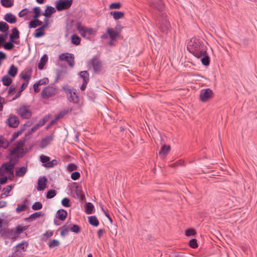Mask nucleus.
Here are the masks:
<instances>
[{
  "label": "nucleus",
  "instance_id": "obj_12",
  "mask_svg": "<svg viewBox=\"0 0 257 257\" xmlns=\"http://www.w3.org/2000/svg\"><path fill=\"white\" fill-rule=\"evenodd\" d=\"M27 246L28 243L26 242L20 243L15 246V252L13 253L15 256L21 257L22 255V252L26 250Z\"/></svg>",
  "mask_w": 257,
  "mask_h": 257
},
{
  "label": "nucleus",
  "instance_id": "obj_56",
  "mask_svg": "<svg viewBox=\"0 0 257 257\" xmlns=\"http://www.w3.org/2000/svg\"><path fill=\"white\" fill-rule=\"evenodd\" d=\"M41 161L43 163H47L50 161V158L48 156L41 155L40 156Z\"/></svg>",
  "mask_w": 257,
  "mask_h": 257
},
{
  "label": "nucleus",
  "instance_id": "obj_10",
  "mask_svg": "<svg viewBox=\"0 0 257 257\" xmlns=\"http://www.w3.org/2000/svg\"><path fill=\"white\" fill-rule=\"evenodd\" d=\"M72 3V0H58L56 3V7L58 11H62L69 8Z\"/></svg>",
  "mask_w": 257,
  "mask_h": 257
},
{
  "label": "nucleus",
  "instance_id": "obj_49",
  "mask_svg": "<svg viewBox=\"0 0 257 257\" xmlns=\"http://www.w3.org/2000/svg\"><path fill=\"white\" fill-rule=\"evenodd\" d=\"M57 164V161L56 160H53L51 161H49L47 163L45 164L44 166L47 168H51L54 167Z\"/></svg>",
  "mask_w": 257,
  "mask_h": 257
},
{
  "label": "nucleus",
  "instance_id": "obj_38",
  "mask_svg": "<svg viewBox=\"0 0 257 257\" xmlns=\"http://www.w3.org/2000/svg\"><path fill=\"white\" fill-rule=\"evenodd\" d=\"M1 3L5 8H10L14 4L13 0H1Z\"/></svg>",
  "mask_w": 257,
  "mask_h": 257
},
{
  "label": "nucleus",
  "instance_id": "obj_37",
  "mask_svg": "<svg viewBox=\"0 0 257 257\" xmlns=\"http://www.w3.org/2000/svg\"><path fill=\"white\" fill-rule=\"evenodd\" d=\"M14 185H10L7 186L6 187L4 188L3 190V194L1 195V198L3 197V195L6 196H8L9 195V193L11 191V190L13 188Z\"/></svg>",
  "mask_w": 257,
  "mask_h": 257
},
{
  "label": "nucleus",
  "instance_id": "obj_62",
  "mask_svg": "<svg viewBox=\"0 0 257 257\" xmlns=\"http://www.w3.org/2000/svg\"><path fill=\"white\" fill-rule=\"evenodd\" d=\"M195 233V231L194 229H187L185 231V234L187 236H191L194 235Z\"/></svg>",
  "mask_w": 257,
  "mask_h": 257
},
{
  "label": "nucleus",
  "instance_id": "obj_53",
  "mask_svg": "<svg viewBox=\"0 0 257 257\" xmlns=\"http://www.w3.org/2000/svg\"><path fill=\"white\" fill-rule=\"evenodd\" d=\"M30 13V11L27 9H25L20 11L19 13L20 17H23L27 15Z\"/></svg>",
  "mask_w": 257,
  "mask_h": 257
},
{
  "label": "nucleus",
  "instance_id": "obj_26",
  "mask_svg": "<svg viewBox=\"0 0 257 257\" xmlns=\"http://www.w3.org/2000/svg\"><path fill=\"white\" fill-rule=\"evenodd\" d=\"M110 14L113 16L114 20H117L124 17V13L119 11H112Z\"/></svg>",
  "mask_w": 257,
  "mask_h": 257
},
{
  "label": "nucleus",
  "instance_id": "obj_54",
  "mask_svg": "<svg viewBox=\"0 0 257 257\" xmlns=\"http://www.w3.org/2000/svg\"><path fill=\"white\" fill-rule=\"evenodd\" d=\"M48 82L49 79L47 78H44L36 82L37 84H39V86L47 84Z\"/></svg>",
  "mask_w": 257,
  "mask_h": 257
},
{
  "label": "nucleus",
  "instance_id": "obj_28",
  "mask_svg": "<svg viewBox=\"0 0 257 257\" xmlns=\"http://www.w3.org/2000/svg\"><path fill=\"white\" fill-rule=\"evenodd\" d=\"M18 73V68L17 67H16L15 65H12L9 70H8V74L9 75L13 77H14L16 76V75H17Z\"/></svg>",
  "mask_w": 257,
  "mask_h": 257
},
{
  "label": "nucleus",
  "instance_id": "obj_29",
  "mask_svg": "<svg viewBox=\"0 0 257 257\" xmlns=\"http://www.w3.org/2000/svg\"><path fill=\"white\" fill-rule=\"evenodd\" d=\"M19 38V32L16 28H14L12 30V33L10 36V40L14 41L15 39H18Z\"/></svg>",
  "mask_w": 257,
  "mask_h": 257
},
{
  "label": "nucleus",
  "instance_id": "obj_15",
  "mask_svg": "<svg viewBox=\"0 0 257 257\" xmlns=\"http://www.w3.org/2000/svg\"><path fill=\"white\" fill-rule=\"evenodd\" d=\"M8 125L11 127H16L19 124L18 118L14 115H10L7 119Z\"/></svg>",
  "mask_w": 257,
  "mask_h": 257
},
{
  "label": "nucleus",
  "instance_id": "obj_17",
  "mask_svg": "<svg viewBox=\"0 0 257 257\" xmlns=\"http://www.w3.org/2000/svg\"><path fill=\"white\" fill-rule=\"evenodd\" d=\"M32 71L31 69H25L21 74L22 79L24 80L26 82H28V83H29L31 76L32 75Z\"/></svg>",
  "mask_w": 257,
  "mask_h": 257
},
{
  "label": "nucleus",
  "instance_id": "obj_7",
  "mask_svg": "<svg viewBox=\"0 0 257 257\" xmlns=\"http://www.w3.org/2000/svg\"><path fill=\"white\" fill-rule=\"evenodd\" d=\"M214 96L213 92L210 88L202 89L200 91L199 99L202 102H206Z\"/></svg>",
  "mask_w": 257,
  "mask_h": 257
},
{
  "label": "nucleus",
  "instance_id": "obj_3",
  "mask_svg": "<svg viewBox=\"0 0 257 257\" xmlns=\"http://www.w3.org/2000/svg\"><path fill=\"white\" fill-rule=\"evenodd\" d=\"M18 160V158L10 155V161L0 167V175L4 176L7 175H13L14 167Z\"/></svg>",
  "mask_w": 257,
  "mask_h": 257
},
{
  "label": "nucleus",
  "instance_id": "obj_14",
  "mask_svg": "<svg viewBox=\"0 0 257 257\" xmlns=\"http://www.w3.org/2000/svg\"><path fill=\"white\" fill-rule=\"evenodd\" d=\"M54 136L51 134L46 136L43 139L40 143V148L44 149L46 148L54 139Z\"/></svg>",
  "mask_w": 257,
  "mask_h": 257
},
{
  "label": "nucleus",
  "instance_id": "obj_6",
  "mask_svg": "<svg viewBox=\"0 0 257 257\" xmlns=\"http://www.w3.org/2000/svg\"><path fill=\"white\" fill-rule=\"evenodd\" d=\"M24 144V140L19 141L17 143V146L11 151L9 155L16 157L19 159V158L22 157L24 155L23 146Z\"/></svg>",
  "mask_w": 257,
  "mask_h": 257
},
{
  "label": "nucleus",
  "instance_id": "obj_57",
  "mask_svg": "<svg viewBox=\"0 0 257 257\" xmlns=\"http://www.w3.org/2000/svg\"><path fill=\"white\" fill-rule=\"evenodd\" d=\"M189 245L193 248H196L197 247V241L195 239H192L189 241Z\"/></svg>",
  "mask_w": 257,
  "mask_h": 257
},
{
  "label": "nucleus",
  "instance_id": "obj_36",
  "mask_svg": "<svg viewBox=\"0 0 257 257\" xmlns=\"http://www.w3.org/2000/svg\"><path fill=\"white\" fill-rule=\"evenodd\" d=\"M80 77L82 79L83 82H88L89 81V74L86 71H83L80 73Z\"/></svg>",
  "mask_w": 257,
  "mask_h": 257
},
{
  "label": "nucleus",
  "instance_id": "obj_44",
  "mask_svg": "<svg viewBox=\"0 0 257 257\" xmlns=\"http://www.w3.org/2000/svg\"><path fill=\"white\" fill-rule=\"evenodd\" d=\"M69 228L70 230L74 233H78L80 232V228L78 225L73 224L71 227H69Z\"/></svg>",
  "mask_w": 257,
  "mask_h": 257
},
{
  "label": "nucleus",
  "instance_id": "obj_16",
  "mask_svg": "<svg viewBox=\"0 0 257 257\" xmlns=\"http://www.w3.org/2000/svg\"><path fill=\"white\" fill-rule=\"evenodd\" d=\"M47 178L45 177H41L38 180V186L37 189L38 191L44 190L46 187Z\"/></svg>",
  "mask_w": 257,
  "mask_h": 257
},
{
  "label": "nucleus",
  "instance_id": "obj_4",
  "mask_svg": "<svg viewBox=\"0 0 257 257\" xmlns=\"http://www.w3.org/2000/svg\"><path fill=\"white\" fill-rule=\"evenodd\" d=\"M121 30H118L116 27L115 29L107 28L106 33L101 36L102 39L109 38L110 42L109 43L110 45H113L112 41H115L117 38H121Z\"/></svg>",
  "mask_w": 257,
  "mask_h": 257
},
{
  "label": "nucleus",
  "instance_id": "obj_8",
  "mask_svg": "<svg viewBox=\"0 0 257 257\" xmlns=\"http://www.w3.org/2000/svg\"><path fill=\"white\" fill-rule=\"evenodd\" d=\"M17 113L23 119H29L32 115L29 107L25 105L21 106L18 109Z\"/></svg>",
  "mask_w": 257,
  "mask_h": 257
},
{
  "label": "nucleus",
  "instance_id": "obj_22",
  "mask_svg": "<svg viewBox=\"0 0 257 257\" xmlns=\"http://www.w3.org/2000/svg\"><path fill=\"white\" fill-rule=\"evenodd\" d=\"M170 147L169 146L164 145L161 147V150L159 151V154L160 157H165L169 152Z\"/></svg>",
  "mask_w": 257,
  "mask_h": 257
},
{
  "label": "nucleus",
  "instance_id": "obj_39",
  "mask_svg": "<svg viewBox=\"0 0 257 257\" xmlns=\"http://www.w3.org/2000/svg\"><path fill=\"white\" fill-rule=\"evenodd\" d=\"M14 229L16 234H18V236H19L20 234H21L24 231L27 229V227L22 225H18Z\"/></svg>",
  "mask_w": 257,
  "mask_h": 257
},
{
  "label": "nucleus",
  "instance_id": "obj_45",
  "mask_svg": "<svg viewBox=\"0 0 257 257\" xmlns=\"http://www.w3.org/2000/svg\"><path fill=\"white\" fill-rule=\"evenodd\" d=\"M32 208L34 210H39L42 208V204L40 202H36L33 204Z\"/></svg>",
  "mask_w": 257,
  "mask_h": 257
},
{
  "label": "nucleus",
  "instance_id": "obj_46",
  "mask_svg": "<svg viewBox=\"0 0 257 257\" xmlns=\"http://www.w3.org/2000/svg\"><path fill=\"white\" fill-rule=\"evenodd\" d=\"M120 7L121 4L120 3H114L109 5V9H119Z\"/></svg>",
  "mask_w": 257,
  "mask_h": 257
},
{
  "label": "nucleus",
  "instance_id": "obj_25",
  "mask_svg": "<svg viewBox=\"0 0 257 257\" xmlns=\"http://www.w3.org/2000/svg\"><path fill=\"white\" fill-rule=\"evenodd\" d=\"M35 20L30 21L29 23V28L30 29L35 28L38 26L42 25L43 22L37 19Z\"/></svg>",
  "mask_w": 257,
  "mask_h": 257
},
{
  "label": "nucleus",
  "instance_id": "obj_20",
  "mask_svg": "<svg viewBox=\"0 0 257 257\" xmlns=\"http://www.w3.org/2000/svg\"><path fill=\"white\" fill-rule=\"evenodd\" d=\"M28 171V168L27 167L23 166L16 169L15 175L17 177H23L27 172Z\"/></svg>",
  "mask_w": 257,
  "mask_h": 257
},
{
  "label": "nucleus",
  "instance_id": "obj_27",
  "mask_svg": "<svg viewBox=\"0 0 257 257\" xmlns=\"http://www.w3.org/2000/svg\"><path fill=\"white\" fill-rule=\"evenodd\" d=\"M55 12L56 10L54 7L51 6H47L43 15L45 17H50V16Z\"/></svg>",
  "mask_w": 257,
  "mask_h": 257
},
{
  "label": "nucleus",
  "instance_id": "obj_5",
  "mask_svg": "<svg viewBox=\"0 0 257 257\" xmlns=\"http://www.w3.org/2000/svg\"><path fill=\"white\" fill-rule=\"evenodd\" d=\"M76 28L80 35L83 38H88L89 36L94 35L96 31L89 27H85L82 25L81 23H77L76 25Z\"/></svg>",
  "mask_w": 257,
  "mask_h": 257
},
{
  "label": "nucleus",
  "instance_id": "obj_19",
  "mask_svg": "<svg viewBox=\"0 0 257 257\" xmlns=\"http://www.w3.org/2000/svg\"><path fill=\"white\" fill-rule=\"evenodd\" d=\"M90 64L93 67V69L95 72H99L101 70V63L97 59H93L90 62Z\"/></svg>",
  "mask_w": 257,
  "mask_h": 257
},
{
  "label": "nucleus",
  "instance_id": "obj_13",
  "mask_svg": "<svg viewBox=\"0 0 257 257\" xmlns=\"http://www.w3.org/2000/svg\"><path fill=\"white\" fill-rule=\"evenodd\" d=\"M3 235L7 238L15 240L18 238V234H16L14 229H7L3 231Z\"/></svg>",
  "mask_w": 257,
  "mask_h": 257
},
{
  "label": "nucleus",
  "instance_id": "obj_55",
  "mask_svg": "<svg viewBox=\"0 0 257 257\" xmlns=\"http://www.w3.org/2000/svg\"><path fill=\"white\" fill-rule=\"evenodd\" d=\"M80 174L78 172H74L71 174V179L73 180H76L79 178Z\"/></svg>",
  "mask_w": 257,
  "mask_h": 257
},
{
  "label": "nucleus",
  "instance_id": "obj_40",
  "mask_svg": "<svg viewBox=\"0 0 257 257\" xmlns=\"http://www.w3.org/2000/svg\"><path fill=\"white\" fill-rule=\"evenodd\" d=\"M69 231V226H63L61 228L60 235L62 236H65L68 234Z\"/></svg>",
  "mask_w": 257,
  "mask_h": 257
},
{
  "label": "nucleus",
  "instance_id": "obj_52",
  "mask_svg": "<svg viewBox=\"0 0 257 257\" xmlns=\"http://www.w3.org/2000/svg\"><path fill=\"white\" fill-rule=\"evenodd\" d=\"M26 208V205L24 203L23 204H19L16 208L17 212L20 213L25 210Z\"/></svg>",
  "mask_w": 257,
  "mask_h": 257
},
{
  "label": "nucleus",
  "instance_id": "obj_35",
  "mask_svg": "<svg viewBox=\"0 0 257 257\" xmlns=\"http://www.w3.org/2000/svg\"><path fill=\"white\" fill-rule=\"evenodd\" d=\"M80 38L76 34L71 36V43L75 45H78L80 43Z\"/></svg>",
  "mask_w": 257,
  "mask_h": 257
},
{
  "label": "nucleus",
  "instance_id": "obj_42",
  "mask_svg": "<svg viewBox=\"0 0 257 257\" xmlns=\"http://www.w3.org/2000/svg\"><path fill=\"white\" fill-rule=\"evenodd\" d=\"M56 195V191L54 189H50L48 191L46 197L48 199H51L55 197Z\"/></svg>",
  "mask_w": 257,
  "mask_h": 257
},
{
  "label": "nucleus",
  "instance_id": "obj_2",
  "mask_svg": "<svg viewBox=\"0 0 257 257\" xmlns=\"http://www.w3.org/2000/svg\"><path fill=\"white\" fill-rule=\"evenodd\" d=\"M150 3L159 11L160 17L158 20V25L160 30L163 33H167L170 27V24L166 14L163 12L164 6L161 0H151Z\"/></svg>",
  "mask_w": 257,
  "mask_h": 257
},
{
  "label": "nucleus",
  "instance_id": "obj_24",
  "mask_svg": "<svg viewBox=\"0 0 257 257\" xmlns=\"http://www.w3.org/2000/svg\"><path fill=\"white\" fill-rule=\"evenodd\" d=\"M56 215L59 219L64 220L67 216V212L64 209H60L57 211Z\"/></svg>",
  "mask_w": 257,
  "mask_h": 257
},
{
  "label": "nucleus",
  "instance_id": "obj_30",
  "mask_svg": "<svg viewBox=\"0 0 257 257\" xmlns=\"http://www.w3.org/2000/svg\"><path fill=\"white\" fill-rule=\"evenodd\" d=\"M2 81L5 86H9L12 82V79L8 75H6L2 77Z\"/></svg>",
  "mask_w": 257,
  "mask_h": 257
},
{
  "label": "nucleus",
  "instance_id": "obj_18",
  "mask_svg": "<svg viewBox=\"0 0 257 257\" xmlns=\"http://www.w3.org/2000/svg\"><path fill=\"white\" fill-rule=\"evenodd\" d=\"M67 97L70 101H71L73 103H76L79 101V97L76 95V93L71 90H69L68 92L67 93Z\"/></svg>",
  "mask_w": 257,
  "mask_h": 257
},
{
  "label": "nucleus",
  "instance_id": "obj_58",
  "mask_svg": "<svg viewBox=\"0 0 257 257\" xmlns=\"http://www.w3.org/2000/svg\"><path fill=\"white\" fill-rule=\"evenodd\" d=\"M50 17H45L44 23L42 24V28H47L49 26V18Z\"/></svg>",
  "mask_w": 257,
  "mask_h": 257
},
{
  "label": "nucleus",
  "instance_id": "obj_11",
  "mask_svg": "<svg viewBox=\"0 0 257 257\" xmlns=\"http://www.w3.org/2000/svg\"><path fill=\"white\" fill-rule=\"evenodd\" d=\"M59 58L61 61H66L71 67L74 66V57L73 54L68 53H63L60 55Z\"/></svg>",
  "mask_w": 257,
  "mask_h": 257
},
{
  "label": "nucleus",
  "instance_id": "obj_32",
  "mask_svg": "<svg viewBox=\"0 0 257 257\" xmlns=\"http://www.w3.org/2000/svg\"><path fill=\"white\" fill-rule=\"evenodd\" d=\"M9 143L6 139L0 136V149H6L9 146Z\"/></svg>",
  "mask_w": 257,
  "mask_h": 257
},
{
  "label": "nucleus",
  "instance_id": "obj_51",
  "mask_svg": "<svg viewBox=\"0 0 257 257\" xmlns=\"http://www.w3.org/2000/svg\"><path fill=\"white\" fill-rule=\"evenodd\" d=\"M60 244L59 241L56 239H53L49 244V246L50 248L54 247L59 246Z\"/></svg>",
  "mask_w": 257,
  "mask_h": 257
},
{
  "label": "nucleus",
  "instance_id": "obj_1",
  "mask_svg": "<svg viewBox=\"0 0 257 257\" xmlns=\"http://www.w3.org/2000/svg\"><path fill=\"white\" fill-rule=\"evenodd\" d=\"M187 49L196 57L200 58L204 65L209 64L210 59L206 52V46L201 40L195 37L192 38L188 43Z\"/></svg>",
  "mask_w": 257,
  "mask_h": 257
},
{
  "label": "nucleus",
  "instance_id": "obj_50",
  "mask_svg": "<svg viewBox=\"0 0 257 257\" xmlns=\"http://www.w3.org/2000/svg\"><path fill=\"white\" fill-rule=\"evenodd\" d=\"M70 200L68 198H64L61 201V203L62 205L65 207H68L70 206L69 204Z\"/></svg>",
  "mask_w": 257,
  "mask_h": 257
},
{
  "label": "nucleus",
  "instance_id": "obj_48",
  "mask_svg": "<svg viewBox=\"0 0 257 257\" xmlns=\"http://www.w3.org/2000/svg\"><path fill=\"white\" fill-rule=\"evenodd\" d=\"M43 215V213L42 212H37L31 214L30 216V218L32 219H36L37 218H39Z\"/></svg>",
  "mask_w": 257,
  "mask_h": 257
},
{
  "label": "nucleus",
  "instance_id": "obj_21",
  "mask_svg": "<svg viewBox=\"0 0 257 257\" xmlns=\"http://www.w3.org/2000/svg\"><path fill=\"white\" fill-rule=\"evenodd\" d=\"M4 19L10 24H14L17 22L16 17L11 13H7L5 15Z\"/></svg>",
  "mask_w": 257,
  "mask_h": 257
},
{
  "label": "nucleus",
  "instance_id": "obj_60",
  "mask_svg": "<svg viewBox=\"0 0 257 257\" xmlns=\"http://www.w3.org/2000/svg\"><path fill=\"white\" fill-rule=\"evenodd\" d=\"M7 35H7V34L0 35V47L1 46L2 44L5 42Z\"/></svg>",
  "mask_w": 257,
  "mask_h": 257
},
{
  "label": "nucleus",
  "instance_id": "obj_41",
  "mask_svg": "<svg viewBox=\"0 0 257 257\" xmlns=\"http://www.w3.org/2000/svg\"><path fill=\"white\" fill-rule=\"evenodd\" d=\"M94 209V206L91 203H87L86 204V212L88 214H91Z\"/></svg>",
  "mask_w": 257,
  "mask_h": 257
},
{
  "label": "nucleus",
  "instance_id": "obj_9",
  "mask_svg": "<svg viewBox=\"0 0 257 257\" xmlns=\"http://www.w3.org/2000/svg\"><path fill=\"white\" fill-rule=\"evenodd\" d=\"M57 92L56 88L52 86H48L43 89L41 92L42 97L44 98H48L49 97L55 95Z\"/></svg>",
  "mask_w": 257,
  "mask_h": 257
},
{
  "label": "nucleus",
  "instance_id": "obj_61",
  "mask_svg": "<svg viewBox=\"0 0 257 257\" xmlns=\"http://www.w3.org/2000/svg\"><path fill=\"white\" fill-rule=\"evenodd\" d=\"M67 169L69 171H73L77 169V166L73 164H69L68 165Z\"/></svg>",
  "mask_w": 257,
  "mask_h": 257
},
{
  "label": "nucleus",
  "instance_id": "obj_23",
  "mask_svg": "<svg viewBox=\"0 0 257 257\" xmlns=\"http://www.w3.org/2000/svg\"><path fill=\"white\" fill-rule=\"evenodd\" d=\"M48 56L47 54H44L42 56V57L40 59V62L38 63V67L39 69L42 70L44 68V66L45 65L46 62L48 61Z\"/></svg>",
  "mask_w": 257,
  "mask_h": 257
},
{
  "label": "nucleus",
  "instance_id": "obj_64",
  "mask_svg": "<svg viewBox=\"0 0 257 257\" xmlns=\"http://www.w3.org/2000/svg\"><path fill=\"white\" fill-rule=\"evenodd\" d=\"M28 82H25L23 84H22L21 89L19 90V93H21L24 89L26 88L28 85Z\"/></svg>",
  "mask_w": 257,
  "mask_h": 257
},
{
  "label": "nucleus",
  "instance_id": "obj_34",
  "mask_svg": "<svg viewBox=\"0 0 257 257\" xmlns=\"http://www.w3.org/2000/svg\"><path fill=\"white\" fill-rule=\"evenodd\" d=\"M88 221L90 224L94 226H97L99 224L98 220L95 216H91L89 217Z\"/></svg>",
  "mask_w": 257,
  "mask_h": 257
},
{
  "label": "nucleus",
  "instance_id": "obj_31",
  "mask_svg": "<svg viewBox=\"0 0 257 257\" xmlns=\"http://www.w3.org/2000/svg\"><path fill=\"white\" fill-rule=\"evenodd\" d=\"M45 28H42V27L41 26L40 28L36 29L35 30V32L34 34V37L35 38H40L43 36L45 35V33L44 31V30Z\"/></svg>",
  "mask_w": 257,
  "mask_h": 257
},
{
  "label": "nucleus",
  "instance_id": "obj_47",
  "mask_svg": "<svg viewBox=\"0 0 257 257\" xmlns=\"http://www.w3.org/2000/svg\"><path fill=\"white\" fill-rule=\"evenodd\" d=\"M13 42H15V41L10 40V41L6 43L4 46V48L6 50H11L14 47Z\"/></svg>",
  "mask_w": 257,
  "mask_h": 257
},
{
  "label": "nucleus",
  "instance_id": "obj_33",
  "mask_svg": "<svg viewBox=\"0 0 257 257\" xmlns=\"http://www.w3.org/2000/svg\"><path fill=\"white\" fill-rule=\"evenodd\" d=\"M9 30L8 25L4 22H0V31L4 32V34L8 35Z\"/></svg>",
  "mask_w": 257,
  "mask_h": 257
},
{
  "label": "nucleus",
  "instance_id": "obj_59",
  "mask_svg": "<svg viewBox=\"0 0 257 257\" xmlns=\"http://www.w3.org/2000/svg\"><path fill=\"white\" fill-rule=\"evenodd\" d=\"M23 132V130L21 129L17 132H15L13 135L12 139L13 140L16 139L19 135H20L22 134Z\"/></svg>",
  "mask_w": 257,
  "mask_h": 257
},
{
  "label": "nucleus",
  "instance_id": "obj_63",
  "mask_svg": "<svg viewBox=\"0 0 257 257\" xmlns=\"http://www.w3.org/2000/svg\"><path fill=\"white\" fill-rule=\"evenodd\" d=\"M6 58V55L2 51H0V66L2 63V61Z\"/></svg>",
  "mask_w": 257,
  "mask_h": 257
},
{
  "label": "nucleus",
  "instance_id": "obj_43",
  "mask_svg": "<svg viewBox=\"0 0 257 257\" xmlns=\"http://www.w3.org/2000/svg\"><path fill=\"white\" fill-rule=\"evenodd\" d=\"M33 12L34 13V15L33 16V17L34 19H37L38 18L41 14V9L39 7H35L33 9Z\"/></svg>",
  "mask_w": 257,
  "mask_h": 257
}]
</instances>
